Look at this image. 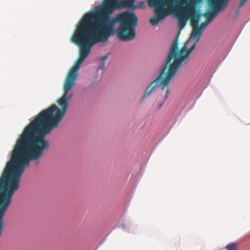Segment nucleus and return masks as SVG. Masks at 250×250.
Masks as SVG:
<instances>
[{
	"label": "nucleus",
	"mask_w": 250,
	"mask_h": 250,
	"mask_svg": "<svg viewBox=\"0 0 250 250\" xmlns=\"http://www.w3.org/2000/svg\"><path fill=\"white\" fill-rule=\"evenodd\" d=\"M136 0H103L101 4L86 13L76 25L70 41L79 48V57L69 71L63 84V90L69 92L75 84L78 71L89 55L92 47L99 42H105L115 32L117 22L120 26L117 31L118 38L129 42L136 37L138 23L136 14L128 10L111 19L116 10H134Z\"/></svg>",
	"instance_id": "1"
},
{
	"label": "nucleus",
	"mask_w": 250,
	"mask_h": 250,
	"mask_svg": "<svg viewBox=\"0 0 250 250\" xmlns=\"http://www.w3.org/2000/svg\"><path fill=\"white\" fill-rule=\"evenodd\" d=\"M68 92L63 90L62 97L57 103L61 107L58 108L53 104L42 111L24 128L18 142L22 146L20 151L17 145V189L20 187V179L26 167L31 161L37 166L39 159L43 155V151L49 148V141L45 137L52 130L59 126L68 108L67 101L73 96V93L67 97Z\"/></svg>",
	"instance_id": "2"
},
{
	"label": "nucleus",
	"mask_w": 250,
	"mask_h": 250,
	"mask_svg": "<svg viewBox=\"0 0 250 250\" xmlns=\"http://www.w3.org/2000/svg\"><path fill=\"white\" fill-rule=\"evenodd\" d=\"M188 13L190 16L191 25L193 29L190 39L185 43L180 50L178 41L175 40L173 42L167 56V61L161 73L148 87L143 99L150 95L155 88L160 85L162 86L163 90L167 87L166 98L167 97L170 91L168 86L171 81L174 77L182 64L189 57L190 53L195 49L203 32L209 23V21H206L199 25V21L203 14L195 9H189Z\"/></svg>",
	"instance_id": "3"
},
{
	"label": "nucleus",
	"mask_w": 250,
	"mask_h": 250,
	"mask_svg": "<svg viewBox=\"0 0 250 250\" xmlns=\"http://www.w3.org/2000/svg\"><path fill=\"white\" fill-rule=\"evenodd\" d=\"M149 6L153 9L154 16L149 19L152 25L158 24L162 20H165L167 16L173 12L176 4L173 0H146Z\"/></svg>",
	"instance_id": "4"
},
{
	"label": "nucleus",
	"mask_w": 250,
	"mask_h": 250,
	"mask_svg": "<svg viewBox=\"0 0 250 250\" xmlns=\"http://www.w3.org/2000/svg\"><path fill=\"white\" fill-rule=\"evenodd\" d=\"M15 190L16 188H0V236L3 229V218Z\"/></svg>",
	"instance_id": "5"
},
{
	"label": "nucleus",
	"mask_w": 250,
	"mask_h": 250,
	"mask_svg": "<svg viewBox=\"0 0 250 250\" xmlns=\"http://www.w3.org/2000/svg\"><path fill=\"white\" fill-rule=\"evenodd\" d=\"M195 1V0H181L178 2H173L174 3L176 4V7L173 12L180 5L184 6L177 13L178 24L180 30L184 28L187 21L188 19H190V16L188 15V11L189 9H194L193 4ZM172 13H173V12Z\"/></svg>",
	"instance_id": "6"
},
{
	"label": "nucleus",
	"mask_w": 250,
	"mask_h": 250,
	"mask_svg": "<svg viewBox=\"0 0 250 250\" xmlns=\"http://www.w3.org/2000/svg\"><path fill=\"white\" fill-rule=\"evenodd\" d=\"M215 10L216 9L215 8L213 11L208 12L204 15L206 18V21L210 22L213 20L217 13V12H215Z\"/></svg>",
	"instance_id": "7"
},
{
	"label": "nucleus",
	"mask_w": 250,
	"mask_h": 250,
	"mask_svg": "<svg viewBox=\"0 0 250 250\" xmlns=\"http://www.w3.org/2000/svg\"><path fill=\"white\" fill-rule=\"evenodd\" d=\"M238 243L231 242L226 245V250H238Z\"/></svg>",
	"instance_id": "8"
},
{
	"label": "nucleus",
	"mask_w": 250,
	"mask_h": 250,
	"mask_svg": "<svg viewBox=\"0 0 250 250\" xmlns=\"http://www.w3.org/2000/svg\"><path fill=\"white\" fill-rule=\"evenodd\" d=\"M146 7V2L145 1H141L139 2L137 4L135 5L134 4V10L139 8V9H145Z\"/></svg>",
	"instance_id": "9"
},
{
	"label": "nucleus",
	"mask_w": 250,
	"mask_h": 250,
	"mask_svg": "<svg viewBox=\"0 0 250 250\" xmlns=\"http://www.w3.org/2000/svg\"><path fill=\"white\" fill-rule=\"evenodd\" d=\"M247 1L248 0H241L238 6L239 8H240L241 7H243L247 2Z\"/></svg>",
	"instance_id": "10"
},
{
	"label": "nucleus",
	"mask_w": 250,
	"mask_h": 250,
	"mask_svg": "<svg viewBox=\"0 0 250 250\" xmlns=\"http://www.w3.org/2000/svg\"><path fill=\"white\" fill-rule=\"evenodd\" d=\"M109 54H107L106 55L104 56H103V57H102L100 60L102 61L103 62H104V61H105L108 58V55H109Z\"/></svg>",
	"instance_id": "11"
},
{
	"label": "nucleus",
	"mask_w": 250,
	"mask_h": 250,
	"mask_svg": "<svg viewBox=\"0 0 250 250\" xmlns=\"http://www.w3.org/2000/svg\"><path fill=\"white\" fill-rule=\"evenodd\" d=\"M239 10H238L237 11L236 14L238 15L239 14Z\"/></svg>",
	"instance_id": "12"
}]
</instances>
